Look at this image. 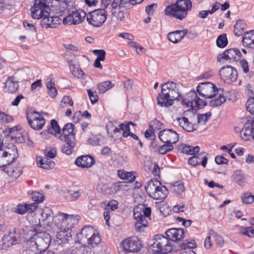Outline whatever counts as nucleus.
Listing matches in <instances>:
<instances>
[{
	"mask_svg": "<svg viewBox=\"0 0 254 254\" xmlns=\"http://www.w3.org/2000/svg\"><path fill=\"white\" fill-rule=\"evenodd\" d=\"M240 134L242 139L245 141L249 140L251 137L254 139V117L247 120Z\"/></svg>",
	"mask_w": 254,
	"mask_h": 254,
	"instance_id": "2eb2a0df",
	"label": "nucleus"
},
{
	"mask_svg": "<svg viewBox=\"0 0 254 254\" xmlns=\"http://www.w3.org/2000/svg\"><path fill=\"white\" fill-rule=\"evenodd\" d=\"M95 161L91 155H82L76 159L75 164L81 168H89L95 163Z\"/></svg>",
	"mask_w": 254,
	"mask_h": 254,
	"instance_id": "aec40b11",
	"label": "nucleus"
},
{
	"mask_svg": "<svg viewBox=\"0 0 254 254\" xmlns=\"http://www.w3.org/2000/svg\"><path fill=\"white\" fill-rule=\"evenodd\" d=\"M242 43L244 47L254 49V44L249 36V33L246 32L244 34Z\"/></svg>",
	"mask_w": 254,
	"mask_h": 254,
	"instance_id": "a18cd8bd",
	"label": "nucleus"
},
{
	"mask_svg": "<svg viewBox=\"0 0 254 254\" xmlns=\"http://www.w3.org/2000/svg\"><path fill=\"white\" fill-rule=\"evenodd\" d=\"M22 231L23 235L26 236L25 239L28 240L33 239V237H35V234L40 232L37 230V226L35 225L25 226L22 229Z\"/></svg>",
	"mask_w": 254,
	"mask_h": 254,
	"instance_id": "473e14b6",
	"label": "nucleus"
},
{
	"mask_svg": "<svg viewBox=\"0 0 254 254\" xmlns=\"http://www.w3.org/2000/svg\"><path fill=\"white\" fill-rule=\"evenodd\" d=\"M79 219L80 216L78 215H68L66 214L65 220L64 221L65 230L70 231L74 227V225L78 223Z\"/></svg>",
	"mask_w": 254,
	"mask_h": 254,
	"instance_id": "393cba45",
	"label": "nucleus"
},
{
	"mask_svg": "<svg viewBox=\"0 0 254 254\" xmlns=\"http://www.w3.org/2000/svg\"><path fill=\"white\" fill-rule=\"evenodd\" d=\"M209 234L214 239L216 244L217 246L220 247H222L224 244V241L223 238L218 235L214 230H211L209 231Z\"/></svg>",
	"mask_w": 254,
	"mask_h": 254,
	"instance_id": "8fccbe9b",
	"label": "nucleus"
},
{
	"mask_svg": "<svg viewBox=\"0 0 254 254\" xmlns=\"http://www.w3.org/2000/svg\"><path fill=\"white\" fill-rule=\"evenodd\" d=\"M67 193V196H69L71 200H75L78 199L81 195V193L79 191L68 190Z\"/></svg>",
	"mask_w": 254,
	"mask_h": 254,
	"instance_id": "774afa93",
	"label": "nucleus"
},
{
	"mask_svg": "<svg viewBox=\"0 0 254 254\" xmlns=\"http://www.w3.org/2000/svg\"><path fill=\"white\" fill-rule=\"evenodd\" d=\"M66 214V213L59 212L54 215L53 218V224H54L60 230H65L64 221L65 220Z\"/></svg>",
	"mask_w": 254,
	"mask_h": 254,
	"instance_id": "c85d7f7f",
	"label": "nucleus"
},
{
	"mask_svg": "<svg viewBox=\"0 0 254 254\" xmlns=\"http://www.w3.org/2000/svg\"><path fill=\"white\" fill-rule=\"evenodd\" d=\"M100 206L105 210L113 211L118 208V202L116 200L113 199L109 201H106L101 202Z\"/></svg>",
	"mask_w": 254,
	"mask_h": 254,
	"instance_id": "e433bc0d",
	"label": "nucleus"
},
{
	"mask_svg": "<svg viewBox=\"0 0 254 254\" xmlns=\"http://www.w3.org/2000/svg\"><path fill=\"white\" fill-rule=\"evenodd\" d=\"M26 118L30 127L35 130L42 129L46 123L45 118L41 115H39L38 117H36L33 115H29L28 113H27Z\"/></svg>",
	"mask_w": 254,
	"mask_h": 254,
	"instance_id": "f3484780",
	"label": "nucleus"
},
{
	"mask_svg": "<svg viewBox=\"0 0 254 254\" xmlns=\"http://www.w3.org/2000/svg\"><path fill=\"white\" fill-rule=\"evenodd\" d=\"M168 240L176 242L179 245L182 243L181 240L186 237L185 230L183 228H171L165 232Z\"/></svg>",
	"mask_w": 254,
	"mask_h": 254,
	"instance_id": "dca6fc26",
	"label": "nucleus"
},
{
	"mask_svg": "<svg viewBox=\"0 0 254 254\" xmlns=\"http://www.w3.org/2000/svg\"><path fill=\"white\" fill-rule=\"evenodd\" d=\"M199 151V147L198 146L193 147L189 145H183L181 152L183 153L194 156L196 153H198Z\"/></svg>",
	"mask_w": 254,
	"mask_h": 254,
	"instance_id": "a19ab883",
	"label": "nucleus"
},
{
	"mask_svg": "<svg viewBox=\"0 0 254 254\" xmlns=\"http://www.w3.org/2000/svg\"><path fill=\"white\" fill-rule=\"evenodd\" d=\"M33 239L35 241V244H37L39 247V251L47 249L51 241L50 235L42 231L35 234V237H33Z\"/></svg>",
	"mask_w": 254,
	"mask_h": 254,
	"instance_id": "4468645a",
	"label": "nucleus"
},
{
	"mask_svg": "<svg viewBox=\"0 0 254 254\" xmlns=\"http://www.w3.org/2000/svg\"><path fill=\"white\" fill-rule=\"evenodd\" d=\"M195 157H197V160L200 161V164L203 167H205L207 162V157L205 153H201L198 154L197 155H194Z\"/></svg>",
	"mask_w": 254,
	"mask_h": 254,
	"instance_id": "0e129e2a",
	"label": "nucleus"
},
{
	"mask_svg": "<svg viewBox=\"0 0 254 254\" xmlns=\"http://www.w3.org/2000/svg\"><path fill=\"white\" fill-rule=\"evenodd\" d=\"M71 237L70 231L69 230H60L56 235V243L63 246L68 242L69 239Z\"/></svg>",
	"mask_w": 254,
	"mask_h": 254,
	"instance_id": "5701e85b",
	"label": "nucleus"
},
{
	"mask_svg": "<svg viewBox=\"0 0 254 254\" xmlns=\"http://www.w3.org/2000/svg\"><path fill=\"white\" fill-rule=\"evenodd\" d=\"M5 86L8 92L11 93L16 92L19 87L18 82L15 80L14 77L13 76L8 77Z\"/></svg>",
	"mask_w": 254,
	"mask_h": 254,
	"instance_id": "72a5a7b5",
	"label": "nucleus"
},
{
	"mask_svg": "<svg viewBox=\"0 0 254 254\" xmlns=\"http://www.w3.org/2000/svg\"><path fill=\"white\" fill-rule=\"evenodd\" d=\"M156 188L157 189L150 197L155 200L164 199L168 194V190L167 188L162 186L161 183L159 185V187Z\"/></svg>",
	"mask_w": 254,
	"mask_h": 254,
	"instance_id": "bb28decb",
	"label": "nucleus"
},
{
	"mask_svg": "<svg viewBox=\"0 0 254 254\" xmlns=\"http://www.w3.org/2000/svg\"><path fill=\"white\" fill-rule=\"evenodd\" d=\"M51 3L49 10L58 14L59 16L68 13V10L67 9V4L65 1L55 0Z\"/></svg>",
	"mask_w": 254,
	"mask_h": 254,
	"instance_id": "a211bd4d",
	"label": "nucleus"
},
{
	"mask_svg": "<svg viewBox=\"0 0 254 254\" xmlns=\"http://www.w3.org/2000/svg\"><path fill=\"white\" fill-rule=\"evenodd\" d=\"M50 123V126H48L47 128L48 132L54 135L55 137L59 136L61 134L62 130L57 121L55 119H53Z\"/></svg>",
	"mask_w": 254,
	"mask_h": 254,
	"instance_id": "2f4dec72",
	"label": "nucleus"
},
{
	"mask_svg": "<svg viewBox=\"0 0 254 254\" xmlns=\"http://www.w3.org/2000/svg\"><path fill=\"white\" fill-rule=\"evenodd\" d=\"M55 83L52 82V80L50 78V80L47 82V88L49 96L52 98H55L57 96L58 91L55 87Z\"/></svg>",
	"mask_w": 254,
	"mask_h": 254,
	"instance_id": "49530a36",
	"label": "nucleus"
},
{
	"mask_svg": "<svg viewBox=\"0 0 254 254\" xmlns=\"http://www.w3.org/2000/svg\"><path fill=\"white\" fill-rule=\"evenodd\" d=\"M247 110L254 115V97L250 98L246 103Z\"/></svg>",
	"mask_w": 254,
	"mask_h": 254,
	"instance_id": "338daca9",
	"label": "nucleus"
},
{
	"mask_svg": "<svg viewBox=\"0 0 254 254\" xmlns=\"http://www.w3.org/2000/svg\"><path fill=\"white\" fill-rule=\"evenodd\" d=\"M61 130L62 133L61 132L58 138L66 142L62 146V152L69 155L72 153L73 150L76 145V130H75V126L72 123H67Z\"/></svg>",
	"mask_w": 254,
	"mask_h": 254,
	"instance_id": "f03ea898",
	"label": "nucleus"
},
{
	"mask_svg": "<svg viewBox=\"0 0 254 254\" xmlns=\"http://www.w3.org/2000/svg\"><path fill=\"white\" fill-rule=\"evenodd\" d=\"M246 27V24L244 20H238L234 25V34L237 36H240L242 34Z\"/></svg>",
	"mask_w": 254,
	"mask_h": 254,
	"instance_id": "58836bf2",
	"label": "nucleus"
},
{
	"mask_svg": "<svg viewBox=\"0 0 254 254\" xmlns=\"http://www.w3.org/2000/svg\"><path fill=\"white\" fill-rule=\"evenodd\" d=\"M233 178L234 182L239 186H243L246 183V177L244 173L240 170L234 172Z\"/></svg>",
	"mask_w": 254,
	"mask_h": 254,
	"instance_id": "c9c22d12",
	"label": "nucleus"
},
{
	"mask_svg": "<svg viewBox=\"0 0 254 254\" xmlns=\"http://www.w3.org/2000/svg\"><path fill=\"white\" fill-rule=\"evenodd\" d=\"M196 246L197 244L194 240H192L190 242L185 240V242L180 244V248L181 250H184L187 249H188V251H189V249L192 250V249L196 248Z\"/></svg>",
	"mask_w": 254,
	"mask_h": 254,
	"instance_id": "09e8293b",
	"label": "nucleus"
},
{
	"mask_svg": "<svg viewBox=\"0 0 254 254\" xmlns=\"http://www.w3.org/2000/svg\"><path fill=\"white\" fill-rule=\"evenodd\" d=\"M150 248L154 254H167L173 250L172 244L167 236L163 235H156L152 240Z\"/></svg>",
	"mask_w": 254,
	"mask_h": 254,
	"instance_id": "39448f33",
	"label": "nucleus"
},
{
	"mask_svg": "<svg viewBox=\"0 0 254 254\" xmlns=\"http://www.w3.org/2000/svg\"><path fill=\"white\" fill-rule=\"evenodd\" d=\"M151 209L149 207L142 206V207H137L133 209V217L136 220L134 227L136 231L141 232L144 228L148 225V220H150Z\"/></svg>",
	"mask_w": 254,
	"mask_h": 254,
	"instance_id": "20e7f679",
	"label": "nucleus"
},
{
	"mask_svg": "<svg viewBox=\"0 0 254 254\" xmlns=\"http://www.w3.org/2000/svg\"><path fill=\"white\" fill-rule=\"evenodd\" d=\"M47 0H35L33 7H37L40 9L49 10V6L47 5Z\"/></svg>",
	"mask_w": 254,
	"mask_h": 254,
	"instance_id": "6e6d98bb",
	"label": "nucleus"
},
{
	"mask_svg": "<svg viewBox=\"0 0 254 254\" xmlns=\"http://www.w3.org/2000/svg\"><path fill=\"white\" fill-rule=\"evenodd\" d=\"M221 78L224 82L230 83L236 81L238 76L237 70L231 65L222 67L219 70Z\"/></svg>",
	"mask_w": 254,
	"mask_h": 254,
	"instance_id": "9d476101",
	"label": "nucleus"
},
{
	"mask_svg": "<svg viewBox=\"0 0 254 254\" xmlns=\"http://www.w3.org/2000/svg\"><path fill=\"white\" fill-rule=\"evenodd\" d=\"M196 91L199 95L205 98H212L218 92V88L211 82H204L198 84Z\"/></svg>",
	"mask_w": 254,
	"mask_h": 254,
	"instance_id": "6e6552de",
	"label": "nucleus"
},
{
	"mask_svg": "<svg viewBox=\"0 0 254 254\" xmlns=\"http://www.w3.org/2000/svg\"><path fill=\"white\" fill-rule=\"evenodd\" d=\"M216 45L218 48H224L226 47L228 43L227 35L223 33L219 35L216 39Z\"/></svg>",
	"mask_w": 254,
	"mask_h": 254,
	"instance_id": "37998d69",
	"label": "nucleus"
},
{
	"mask_svg": "<svg viewBox=\"0 0 254 254\" xmlns=\"http://www.w3.org/2000/svg\"><path fill=\"white\" fill-rule=\"evenodd\" d=\"M85 235L88 239L87 245L92 247L97 246L101 241V238L99 234L94 229V227L90 225L85 226Z\"/></svg>",
	"mask_w": 254,
	"mask_h": 254,
	"instance_id": "f8f14e48",
	"label": "nucleus"
},
{
	"mask_svg": "<svg viewBox=\"0 0 254 254\" xmlns=\"http://www.w3.org/2000/svg\"><path fill=\"white\" fill-rule=\"evenodd\" d=\"M60 18L59 16H47L42 19L41 22L43 26L46 28H56L58 24H60Z\"/></svg>",
	"mask_w": 254,
	"mask_h": 254,
	"instance_id": "a878e982",
	"label": "nucleus"
},
{
	"mask_svg": "<svg viewBox=\"0 0 254 254\" xmlns=\"http://www.w3.org/2000/svg\"><path fill=\"white\" fill-rule=\"evenodd\" d=\"M242 55L240 51L237 48H232L225 51L223 53L217 56V61L221 62V59H224L229 60L230 63L238 61L242 57Z\"/></svg>",
	"mask_w": 254,
	"mask_h": 254,
	"instance_id": "ddd939ff",
	"label": "nucleus"
},
{
	"mask_svg": "<svg viewBox=\"0 0 254 254\" xmlns=\"http://www.w3.org/2000/svg\"><path fill=\"white\" fill-rule=\"evenodd\" d=\"M32 16L34 19H43L44 17L50 15V12L48 10L40 9L36 7H32L31 8Z\"/></svg>",
	"mask_w": 254,
	"mask_h": 254,
	"instance_id": "c756f323",
	"label": "nucleus"
},
{
	"mask_svg": "<svg viewBox=\"0 0 254 254\" xmlns=\"http://www.w3.org/2000/svg\"><path fill=\"white\" fill-rule=\"evenodd\" d=\"M45 157L53 159L57 155V151L55 148L47 147L45 150Z\"/></svg>",
	"mask_w": 254,
	"mask_h": 254,
	"instance_id": "bf43d9fd",
	"label": "nucleus"
},
{
	"mask_svg": "<svg viewBox=\"0 0 254 254\" xmlns=\"http://www.w3.org/2000/svg\"><path fill=\"white\" fill-rule=\"evenodd\" d=\"M37 164L40 167L47 170L53 168L55 165V163L54 161L51 160L50 158L46 157L41 158Z\"/></svg>",
	"mask_w": 254,
	"mask_h": 254,
	"instance_id": "f704fd0d",
	"label": "nucleus"
},
{
	"mask_svg": "<svg viewBox=\"0 0 254 254\" xmlns=\"http://www.w3.org/2000/svg\"><path fill=\"white\" fill-rule=\"evenodd\" d=\"M53 214L52 210L49 207H45L42 209L41 213L42 220L44 224L47 226H52L53 224V218L54 215Z\"/></svg>",
	"mask_w": 254,
	"mask_h": 254,
	"instance_id": "4be33fe9",
	"label": "nucleus"
},
{
	"mask_svg": "<svg viewBox=\"0 0 254 254\" xmlns=\"http://www.w3.org/2000/svg\"><path fill=\"white\" fill-rule=\"evenodd\" d=\"M211 116V114L210 112H208L205 114H200L197 115V125L199 124L205 125L206 123L209 120Z\"/></svg>",
	"mask_w": 254,
	"mask_h": 254,
	"instance_id": "3c124183",
	"label": "nucleus"
},
{
	"mask_svg": "<svg viewBox=\"0 0 254 254\" xmlns=\"http://www.w3.org/2000/svg\"><path fill=\"white\" fill-rule=\"evenodd\" d=\"M107 14L104 8H99L89 12L86 16L88 23L94 27H100L107 19Z\"/></svg>",
	"mask_w": 254,
	"mask_h": 254,
	"instance_id": "0eeeda50",
	"label": "nucleus"
},
{
	"mask_svg": "<svg viewBox=\"0 0 254 254\" xmlns=\"http://www.w3.org/2000/svg\"><path fill=\"white\" fill-rule=\"evenodd\" d=\"M118 174L121 179L123 180H126L129 183L133 182L136 178V176L133 174L132 172H126L123 170H119L118 172Z\"/></svg>",
	"mask_w": 254,
	"mask_h": 254,
	"instance_id": "4c0bfd02",
	"label": "nucleus"
},
{
	"mask_svg": "<svg viewBox=\"0 0 254 254\" xmlns=\"http://www.w3.org/2000/svg\"><path fill=\"white\" fill-rule=\"evenodd\" d=\"M13 121V118L5 114L4 112L0 111V123H8Z\"/></svg>",
	"mask_w": 254,
	"mask_h": 254,
	"instance_id": "13d9d810",
	"label": "nucleus"
},
{
	"mask_svg": "<svg viewBox=\"0 0 254 254\" xmlns=\"http://www.w3.org/2000/svg\"><path fill=\"white\" fill-rule=\"evenodd\" d=\"M88 95L92 104L96 103L98 101V97L96 91L90 89L87 90Z\"/></svg>",
	"mask_w": 254,
	"mask_h": 254,
	"instance_id": "e2e57ef3",
	"label": "nucleus"
},
{
	"mask_svg": "<svg viewBox=\"0 0 254 254\" xmlns=\"http://www.w3.org/2000/svg\"><path fill=\"white\" fill-rule=\"evenodd\" d=\"M207 105V103L206 101L203 100L200 98H199L197 96V97L195 98L194 106H193V110L195 109V108L197 109H202Z\"/></svg>",
	"mask_w": 254,
	"mask_h": 254,
	"instance_id": "052dcab7",
	"label": "nucleus"
},
{
	"mask_svg": "<svg viewBox=\"0 0 254 254\" xmlns=\"http://www.w3.org/2000/svg\"><path fill=\"white\" fill-rule=\"evenodd\" d=\"M196 97V93L194 91H190L183 97L181 95L180 100H181L182 105L185 106L186 107H191L193 110L194 103Z\"/></svg>",
	"mask_w": 254,
	"mask_h": 254,
	"instance_id": "412c9836",
	"label": "nucleus"
},
{
	"mask_svg": "<svg viewBox=\"0 0 254 254\" xmlns=\"http://www.w3.org/2000/svg\"><path fill=\"white\" fill-rule=\"evenodd\" d=\"M121 247L126 253L137 252L142 245L138 237H133L125 239L121 242Z\"/></svg>",
	"mask_w": 254,
	"mask_h": 254,
	"instance_id": "1a4fd4ad",
	"label": "nucleus"
},
{
	"mask_svg": "<svg viewBox=\"0 0 254 254\" xmlns=\"http://www.w3.org/2000/svg\"><path fill=\"white\" fill-rule=\"evenodd\" d=\"M18 237L15 229H13L12 231H10L8 235H4L2 238L3 243L1 245V249L5 250L10 246L18 244Z\"/></svg>",
	"mask_w": 254,
	"mask_h": 254,
	"instance_id": "6ab92c4d",
	"label": "nucleus"
},
{
	"mask_svg": "<svg viewBox=\"0 0 254 254\" xmlns=\"http://www.w3.org/2000/svg\"><path fill=\"white\" fill-rule=\"evenodd\" d=\"M243 203L252 204L254 202V195L250 192H246L241 196Z\"/></svg>",
	"mask_w": 254,
	"mask_h": 254,
	"instance_id": "5fc2aeb1",
	"label": "nucleus"
},
{
	"mask_svg": "<svg viewBox=\"0 0 254 254\" xmlns=\"http://www.w3.org/2000/svg\"><path fill=\"white\" fill-rule=\"evenodd\" d=\"M173 145L171 143H165L158 147L157 152L159 154L165 155L168 152L173 150Z\"/></svg>",
	"mask_w": 254,
	"mask_h": 254,
	"instance_id": "de8ad7c7",
	"label": "nucleus"
},
{
	"mask_svg": "<svg viewBox=\"0 0 254 254\" xmlns=\"http://www.w3.org/2000/svg\"><path fill=\"white\" fill-rule=\"evenodd\" d=\"M93 53L97 56V59L104 61L105 60L106 52L104 50H94Z\"/></svg>",
	"mask_w": 254,
	"mask_h": 254,
	"instance_id": "69168bd1",
	"label": "nucleus"
},
{
	"mask_svg": "<svg viewBox=\"0 0 254 254\" xmlns=\"http://www.w3.org/2000/svg\"><path fill=\"white\" fill-rule=\"evenodd\" d=\"M188 32V30L187 29L171 32L168 34V39L172 43H177L183 39Z\"/></svg>",
	"mask_w": 254,
	"mask_h": 254,
	"instance_id": "b1692460",
	"label": "nucleus"
},
{
	"mask_svg": "<svg viewBox=\"0 0 254 254\" xmlns=\"http://www.w3.org/2000/svg\"><path fill=\"white\" fill-rule=\"evenodd\" d=\"M127 0H114L111 4L112 9L115 10L123 7H127Z\"/></svg>",
	"mask_w": 254,
	"mask_h": 254,
	"instance_id": "603ef678",
	"label": "nucleus"
},
{
	"mask_svg": "<svg viewBox=\"0 0 254 254\" xmlns=\"http://www.w3.org/2000/svg\"><path fill=\"white\" fill-rule=\"evenodd\" d=\"M191 8L192 2L190 0H177L175 3L166 7L164 13L166 15L182 20L187 16Z\"/></svg>",
	"mask_w": 254,
	"mask_h": 254,
	"instance_id": "7ed1b4c3",
	"label": "nucleus"
},
{
	"mask_svg": "<svg viewBox=\"0 0 254 254\" xmlns=\"http://www.w3.org/2000/svg\"><path fill=\"white\" fill-rule=\"evenodd\" d=\"M160 140L164 143L172 144L177 143L179 140L178 133L172 129H164L159 133Z\"/></svg>",
	"mask_w": 254,
	"mask_h": 254,
	"instance_id": "9b49d317",
	"label": "nucleus"
},
{
	"mask_svg": "<svg viewBox=\"0 0 254 254\" xmlns=\"http://www.w3.org/2000/svg\"><path fill=\"white\" fill-rule=\"evenodd\" d=\"M161 182L157 179L150 180L145 186V189L147 194L150 196L158 188Z\"/></svg>",
	"mask_w": 254,
	"mask_h": 254,
	"instance_id": "7c9ffc66",
	"label": "nucleus"
},
{
	"mask_svg": "<svg viewBox=\"0 0 254 254\" xmlns=\"http://www.w3.org/2000/svg\"><path fill=\"white\" fill-rule=\"evenodd\" d=\"M179 84L168 81L161 84V91L157 95L158 105L161 107H169L173 105L175 100L180 101Z\"/></svg>",
	"mask_w": 254,
	"mask_h": 254,
	"instance_id": "f257e3e1",
	"label": "nucleus"
},
{
	"mask_svg": "<svg viewBox=\"0 0 254 254\" xmlns=\"http://www.w3.org/2000/svg\"><path fill=\"white\" fill-rule=\"evenodd\" d=\"M163 125V124L160 121L155 119L149 124V128L153 129L155 131L160 129Z\"/></svg>",
	"mask_w": 254,
	"mask_h": 254,
	"instance_id": "4d7b16f0",
	"label": "nucleus"
},
{
	"mask_svg": "<svg viewBox=\"0 0 254 254\" xmlns=\"http://www.w3.org/2000/svg\"><path fill=\"white\" fill-rule=\"evenodd\" d=\"M37 208V204L36 203L19 204L17 206L15 212L19 214H24L26 212H33Z\"/></svg>",
	"mask_w": 254,
	"mask_h": 254,
	"instance_id": "cd10ccee",
	"label": "nucleus"
},
{
	"mask_svg": "<svg viewBox=\"0 0 254 254\" xmlns=\"http://www.w3.org/2000/svg\"><path fill=\"white\" fill-rule=\"evenodd\" d=\"M85 231V226L81 229V231L76 234L75 237V243H78L83 246H86L87 245L88 239L86 238V235H85L84 231Z\"/></svg>",
	"mask_w": 254,
	"mask_h": 254,
	"instance_id": "ea45409f",
	"label": "nucleus"
},
{
	"mask_svg": "<svg viewBox=\"0 0 254 254\" xmlns=\"http://www.w3.org/2000/svg\"><path fill=\"white\" fill-rule=\"evenodd\" d=\"M172 187L174 188V190L176 193H180L185 190V187L184 184L181 182H175Z\"/></svg>",
	"mask_w": 254,
	"mask_h": 254,
	"instance_id": "680f3d73",
	"label": "nucleus"
},
{
	"mask_svg": "<svg viewBox=\"0 0 254 254\" xmlns=\"http://www.w3.org/2000/svg\"><path fill=\"white\" fill-rule=\"evenodd\" d=\"M114 86V84L109 81H105L97 84V89L100 93H104L108 90L111 89Z\"/></svg>",
	"mask_w": 254,
	"mask_h": 254,
	"instance_id": "c03bdc74",
	"label": "nucleus"
},
{
	"mask_svg": "<svg viewBox=\"0 0 254 254\" xmlns=\"http://www.w3.org/2000/svg\"><path fill=\"white\" fill-rule=\"evenodd\" d=\"M15 158V155L8 151L1 148L0 149V168H2V170L9 176H16L18 173L20 174V172L16 173V170L13 169L10 166Z\"/></svg>",
	"mask_w": 254,
	"mask_h": 254,
	"instance_id": "423d86ee",
	"label": "nucleus"
},
{
	"mask_svg": "<svg viewBox=\"0 0 254 254\" xmlns=\"http://www.w3.org/2000/svg\"><path fill=\"white\" fill-rule=\"evenodd\" d=\"M226 101L225 97L220 95L217 98L211 100L209 102V105L211 107H217L220 106L222 104Z\"/></svg>",
	"mask_w": 254,
	"mask_h": 254,
	"instance_id": "864d4df0",
	"label": "nucleus"
},
{
	"mask_svg": "<svg viewBox=\"0 0 254 254\" xmlns=\"http://www.w3.org/2000/svg\"><path fill=\"white\" fill-rule=\"evenodd\" d=\"M26 245L27 251L32 252V253H29V254H38V253H39V249L37 244H35V241L33 239L29 240Z\"/></svg>",
	"mask_w": 254,
	"mask_h": 254,
	"instance_id": "79ce46f5",
	"label": "nucleus"
}]
</instances>
